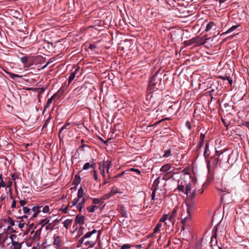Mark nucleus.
I'll return each mask as SVG.
<instances>
[{"label": "nucleus", "mask_w": 249, "mask_h": 249, "mask_svg": "<svg viewBox=\"0 0 249 249\" xmlns=\"http://www.w3.org/2000/svg\"><path fill=\"white\" fill-rule=\"evenodd\" d=\"M97 232V231L93 229L92 231L86 233L84 236L78 240V247H81L82 245L84 244L86 246H89V247H93L100 235V231H98V233L96 234Z\"/></svg>", "instance_id": "obj_1"}, {"label": "nucleus", "mask_w": 249, "mask_h": 249, "mask_svg": "<svg viewBox=\"0 0 249 249\" xmlns=\"http://www.w3.org/2000/svg\"><path fill=\"white\" fill-rule=\"evenodd\" d=\"M162 79L158 75V72H157L154 75H153L149 80L148 85L147 89V94L149 96L152 90L155 89H158L157 86H159L161 83Z\"/></svg>", "instance_id": "obj_2"}, {"label": "nucleus", "mask_w": 249, "mask_h": 249, "mask_svg": "<svg viewBox=\"0 0 249 249\" xmlns=\"http://www.w3.org/2000/svg\"><path fill=\"white\" fill-rule=\"evenodd\" d=\"M219 162V159L217 157H211L210 160L207 161V167L209 172L210 171L211 166L213 169H214Z\"/></svg>", "instance_id": "obj_3"}, {"label": "nucleus", "mask_w": 249, "mask_h": 249, "mask_svg": "<svg viewBox=\"0 0 249 249\" xmlns=\"http://www.w3.org/2000/svg\"><path fill=\"white\" fill-rule=\"evenodd\" d=\"M192 213L189 211H183L181 214V222L184 225L185 223L190 221L192 218Z\"/></svg>", "instance_id": "obj_4"}, {"label": "nucleus", "mask_w": 249, "mask_h": 249, "mask_svg": "<svg viewBox=\"0 0 249 249\" xmlns=\"http://www.w3.org/2000/svg\"><path fill=\"white\" fill-rule=\"evenodd\" d=\"M185 204L187 207V211H189V212H191L193 213L194 210L195 208V200L194 199L186 198L185 200Z\"/></svg>", "instance_id": "obj_5"}, {"label": "nucleus", "mask_w": 249, "mask_h": 249, "mask_svg": "<svg viewBox=\"0 0 249 249\" xmlns=\"http://www.w3.org/2000/svg\"><path fill=\"white\" fill-rule=\"evenodd\" d=\"M210 38H207L203 39L202 37L197 36L196 38H193V42L197 46L203 45L206 43L207 41Z\"/></svg>", "instance_id": "obj_6"}, {"label": "nucleus", "mask_w": 249, "mask_h": 249, "mask_svg": "<svg viewBox=\"0 0 249 249\" xmlns=\"http://www.w3.org/2000/svg\"><path fill=\"white\" fill-rule=\"evenodd\" d=\"M18 240L19 238H18L17 241L11 242L10 249H21L24 242H19Z\"/></svg>", "instance_id": "obj_7"}, {"label": "nucleus", "mask_w": 249, "mask_h": 249, "mask_svg": "<svg viewBox=\"0 0 249 249\" xmlns=\"http://www.w3.org/2000/svg\"><path fill=\"white\" fill-rule=\"evenodd\" d=\"M41 208H42V206H35L32 208V213H33V215L31 218V219H33L35 217H36L37 214L41 212Z\"/></svg>", "instance_id": "obj_8"}, {"label": "nucleus", "mask_w": 249, "mask_h": 249, "mask_svg": "<svg viewBox=\"0 0 249 249\" xmlns=\"http://www.w3.org/2000/svg\"><path fill=\"white\" fill-rule=\"evenodd\" d=\"M186 182L185 180L178 181L177 189L179 190V191L182 192L183 193L184 192Z\"/></svg>", "instance_id": "obj_9"}, {"label": "nucleus", "mask_w": 249, "mask_h": 249, "mask_svg": "<svg viewBox=\"0 0 249 249\" xmlns=\"http://www.w3.org/2000/svg\"><path fill=\"white\" fill-rule=\"evenodd\" d=\"M85 216L78 214L76 215L75 219V223L76 224H79L82 225L84 223Z\"/></svg>", "instance_id": "obj_10"}, {"label": "nucleus", "mask_w": 249, "mask_h": 249, "mask_svg": "<svg viewBox=\"0 0 249 249\" xmlns=\"http://www.w3.org/2000/svg\"><path fill=\"white\" fill-rule=\"evenodd\" d=\"M41 230L42 228H40L35 231H33L31 232V234L34 233L33 239L34 240H39L40 239Z\"/></svg>", "instance_id": "obj_11"}, {"label": "nucleus", "mask_w": 249, "mask_h": 249, "mask_svg": "<svg viewBox=\"0 0 249 249\" xmlns=\"http://www.w3.org/2000/svg\"><path fill=\"white\" fill-rule=\"evenodd\" d=\"M107 167V171L108 172V170L109 168V164H107V165L103 164V165H100L99 166V169L100 171L101 174L103 176L104 178H105V167Z\"/></svg>", "instance_id": "obj_12"}, {"label": "nucleus", "mask_w": 249, "mask_h": 249, "mask_svg": "<svg viewBox=\"0 0 249 249\" xmlns=\"http://www.w3.org/2000/svg\"><path fill=\"white\" fill-rule=\"evenodd\" d=\"M95 166V163L93 162V161H92L91 162H86L83 166V169L84 170H88L90 168H92L93 169H94V166Z\"/></svg>", "instance_id": "obj_13"}, {"label": "nucleus", "mask_w": 249, "mask_h": 249, "mask_svg": "<svg viewBox=\"0 0 249 249\" xmlns=\"http://www.w3.org/2000/svg\"><path fill=\"white\" fill-rule=\"evenodd\" d=\"M177 213V210L176 209L174 208L173 210V211L169 216V219L170 220V221L171 222L173 223V222L175 221V217L176 216Z\"/></svg>", "instance_id": "obj_14"}, {"label": "nucleus", "mask_w": 249, "mask_h": 249, "mask_svg": "<svg viewBox=\"0 0 249 249\" xmlns=\"http://www.w3.org/2000/svg\"><path fill=\"white\" fill-rule=\"evenodd\" d=\"M87 199L85 198H83L80 203H78L77 205V208L81 212L83 207H84V204L86 202Z\"/></svg>", "instance_id": "obj_15"}, {"label": "nucleus", "mask_w": 249, "mask_h": 249, "mask_svg": "<svg viewBox=\"0 0 249 249\" xmlns=\"http://www.w3.org/2000/svg\"><path fill=\"white\" fill-rule=\"evenodd\" d=\"M204 138H205V134H204L203 133H201L200 137H199V142L197 146V147L198 148H200V147H201L202 146Z\"/></svg>", "instance_id": "obj_16"}, {"label": "nucleus", "mask_w": 249, "mask_h": 249, "mask_svg": "<svg viewBox=\"0 0 249 249\" xmlns=\"http://www.w3.org/2000/svg\"><path fill=\"white\" fill-rule=\"evenodd\" d=\"M81 177L78 174H76L75 175L74 179L72 181L73 184L77 185L81 182Z\"/></svg>", "instance_id": "obj_17"}, {"label": "nucleus", "mask_w": 249, "mask_h": 249, "mask_svg": "<svg viewBox=\"0 0 249 249\" xmlns=\"http://www.w3.org/2000/svg\"><path fill=\"white\" fill-rule=\"evenodd\" d=\"M71 126L70 125V123H68L66 124L60 129V133H66V131L65 130H69L71 128Z\"/></svg>", "instance_id": "obj_18"}, {"label": "nucleus", "mask_w": 249, "mask_h": 249, "mask_svg": "<svg viewBox=\"0 0 249 249\" xmlns=\"http://www.w3.org/2000/svg\"><path fill=\"white\" fill-rule=\"evenodd\" d=\"M192 190V187H191V184H190V183H187V182H186V185H185V191H184V193L185 194H186L187 196H188V194L190 193L191 191Z\"/></svg>", "instance_id": "obj_19"}, {"label": "nucleus", "mask_w": 249, "mask_h": 249, "mask_svg": "<svg viewBox=\"0 0 249 249\" xmlns=\"http://www.w3.org/2000/svg\"><path fill=\"white\" fill-rule=\"evenodd\" d=\"M53 244L58 247L61 246V240L59 236H56L54 239Z\"/></svg>", "instance_id": "obj_20"}, {"label": "nucleus", "mask_w": 249, "mask_h": 249, "mask_svg": "<svg viewBox=\"0 0 249 249\" xmlns=\"http://www.w3.org/2000/svg\"><path fill=\"white\" fill-rule=\"evenodd\" d=\"M63 91L58 90L57 92L54 93L52 97L54 99H58L62 95Z\"/></svg>", "instance_id": "obj_21"}, {"label": "nucleus", "mask_w": 249, "mask_h": 249, "mask_svg": "<svg viewBox=\"0 0 249 249\" xmlns=\"http://www.w3.org/2000/svg\"><path fill=\"white\" fill-rule=\"evenodd\" d=\"M211 246H212L213 244H217L216 231L214 233H213V235L211 237Z\"/></svg>", "instance_id": "obj_22"}, {"label": "nucleus", "mask_w": 249, "mask_h": 249, "mask_svg": "<svg viewBox=\"0 0 249 249\" xmlns=\"http://www.w3.org/2000/svg\"><path fill=\"white\" fill-rule=\"evenodd\" d=\"M213 26H215V25L214 23V22H212V21L210 22L207 25V26H206V28L205 31L206 32H208L210 30H211L213 28Z\"/></svg>", "instance_id": "obj_23"}, {"label": "nucleus", "mask_w": 249, "mask_h": 249, "mask_svg": "<svg viewBox=\"0 0 249 249\" xmlns=\"http://www.w3.org/2000/svg\"><path fill=\"white\" fill-rule=\"evenodd\" d=\"M72 220L71 219H67L66 220L63 224H64V227L66 229H68L70 227L71 223H72Z\"/></svg>", "instance_id": "obj_24"}, {"label": "nucleus", "mask_w": 249, "mask_h": 249, "mask_svg": "<svg viewBox=\"0 0 249 249\" xmlns=\"http://www.w3.org/2000/svg\"><path fill=\"white\" fill-rule=\"evenodd\" d=\"M170 168H171L170 165L169 164H166L163 165V166H161V167L160 168V171L161 172H165L169 170Z\"/></svg>", "instance_id": "obj_25"}, {"label": "nucleus", "mask_w": 249, "mask_h": 249, "mask_svg": "<svg viewBox=\"0 0 249 249\" xmlns=\"http://www.w3.org/2000/svg\"><path fill=\"white\" fill-rule=\"evenodd\" d=\"M20 61L27 67H28L30 66V65L28 64V58L27 56H23L21 57L20 58Z\"/></svg>", "instance_id": "obj_26"}, {"label": "nucleus", "mask_w": 249, "mask_h": 249, "mask_svg": "<svg viewBox=\"0 0 249 249\" xmlns=\"http://www.w3.org/2000/svg\"><path fill=\"white\" fill-rule=\"evenodd\" d=\"M196 194H197L196 190L195 189L193 191V192L191 194H190L189 195L188 194V196H187V198H190L191 199H194V198L196 196Z\"/></svg>", "instance_id": "obj_27"}, {"label": "nucleus", "mask_w": 249, "mask_h": 249, "mask_svg": "<svg viewBox=\"0 0 249 249\" xmlns=\"http://www.w3.org/2000/svg\"><path fill=\"white\" fill-rule=\"evenodd\" d=\"M7 73L10 76L11 78L14 80L16 79V78H20L22 77V76L10 72H7Z\"/></svg>", "instance_id": "obj_28"}, {"label": "nucleus", "mask_w": 249, "mask_h": 249, "mask_svg": "<svg viewBox=\"0 0 249 249\" xmlns=\"http://www.w3.org/2000/svg\"><path fill=\"white\" fill-rule=\"evenodd\" d=\"M23 211L24 213L30 215L32 213V209L27 207H23Z\"/></svg>", "instance_id": "obj_29"}, {"label": "nucleus", "mask_w": 249, "mask_h": 249, "mask_svg": "<svg viewBox=\"0 0 249 249\" xmlns=\"http://www.w3.org/2000/svg\"><path fill=\"white\" fill-rule=\"evenodd\" d=\"M239 25H233L232 27H231L229 30H228L226 32L223 33V34H226L228 33H230L234 31L236 29H237Z\"/></svg>", "instance_id": "obj_30"}, {"label": "nucleus", "mask_w": 249, "mask_h": 249, "mask_svg": "<svg viewBox=\"0 0 249 249\" xmlns=\"http://www.w3.org/2000/svg\"><path fill=\"white\" fill-rule=\"evenodd\" d=\"M98 208V207L96 205L90 206L87 207V210L89 213H93Z\"/></svg>", "instance_id": "obj_31"}, {"label": "nucleus", "mask_w": 249, "mask_h": 249, "mask_svg": "<svg viewBox=\"0 0 249 249\" xmlns=\"http://www.w3.org/2000/svg\"><path fill=\"white\" fill-rule=\"evenodd\" d=\"M110 194L113 196L117 193H119L118 189L116 186H114L111 188V191H110Z\"/></svg>", "instance_id": "obj_32"}, {"label": "nucleus", "mask_w": 249, "mask_h": 249, "mask_svg": "<svg viewBox=\"0 0 249 249\" xmlns=\"http://www.w3.org/2000/svg\"><path fill=\"white\" fill-rule=\"evenodd\" d=\"M84 194V190L83 189L82 187H81L78 191L77 197H78L79 199L82 198Z\"/></svg>", "instance_id": "obj_33"}, {"label": "nucleus", "mask_w": 249, "mask_h": 249, "mask_svg": "<svg viewBox=\"0 0 249 249\" xmlns=\"http://www.w3.org/2000/svg\"><path fill=\"white\" fill-rule=\"evenodd\" d=\"M102 199L97 198H92V203L94 204H102L103 201Z\"/></svg>", "instance_id": "obj_34"}, {"label": "nucleus", "mask_w": 249, "mask_h": 249, "mask_svg": "<svg viewBox=\"0 0 249 249\" xmlns=\"http://www.w3.org/2000/svg\"><path fill=\"white\" fill-rule=\"evenodd\" d=\"M5 221L9 223L11 226H13L15 225L14 221L10 216H8L7 219L5 220Z\"/></svg>", "instance_id": "obj_35"}, {"label": "nucleus", "mask_w": 249, "mask_h": 249, "mask_svg": "<svg viewBox=\"0 0 249 249\" xmlns=\"http://www.w3.org/2000/svg\"><path fill=\"white\" fill-rule=\"evenodd\" d=\"M49 222V220H48L47 218L42 219L39 222V224L41 225V228H42L45 225H46Z\"/></svg>", "instance_id": "obj_36"}, {"label": "nucleus", "mask_w": 249, "mask_h": 249, "mask_svg": "<svg viewBox=\"0 0 249 249\" xmlns=\"http://www.w3.org/2000/svg\"><path fill=\"white\" fill-rule=\"evenodd\" d=\"M16 231L11 226H9L7 228L6 233L7 234H10L11 233L15 232Z\"/></svg>", "instance_id": "obj_37"}, {"label": "nucleus", "mask_w": 249, "mask_h": 249, "mask_svg": "<svg viewBox=\"0 0 249 249\" xmlns=\"http://www.w3.org/2000/svg\"><path fill=\"white\" fill-rule=\"evenodd\" d=\"M209 150V145L208 143H207L205 146V151L204 153V156L205 157V158H207L209 155V154H207V152Z\"/></svg>", "instance_id": "obj_38"}, {"label": "nucleus", "mask_w": 249, "mask_h": 249, "mask_svg": "<svg viewBox=\"0 0 249 249\" xmlns=\"http://www.w3.org/2000/svg\"><path fill=\"white\" fill-rule=\"evenodd\" d=\"M161 227V223H159L154 230V233L158 232L159 231L160 228Z\"/></svg>", "instance_id": "obj_39"}, {"label": "nucleus", "mask_w": 249, "mask_h": 249, "mask_svg": "<svg viewBox=\"0 0 249 249\" xmlns=\"http://www.w3.org/2000/svg\"><path fill=\"white\" fill-rule=\"evenodd\" d=\"M170 156H171V149H168L165 150L164 151V154L163 157L167 158V157H169Z\"/></svg>", "instance_id": "obj_40"}, {"label": "nucleus", "mask_w": 249, "mask_h": 249, "mask_svg": "<svg viewBox=\"0 0 249 249\" xmlns=\"http://www.w3.org/2000/svg\"><path fill=\"white\" fill-rule=\"evenodd\" d=\"M75 76H75V74L74 73V72H71L70 76L69 78L68 83L70 84L71 82H72V81L74 79Z\"/></svg>", "instance_id": "obj_41"}, {"label": "nucleus", "mask_w": 249, "mask_h": 249, "mask_svg": "<svg viewBox=\"0 0 249 249\" xmlns=\"http://www.w3.org/2000/svg\"><path fill=\"white\" fill-rule=\"evenodd\" d=\"M53 100H54V99L52 97L48 100L47 103L45 106V109H46L50 107V104Z\"/></svg>", "instance_id": "obj_42"}, {"label": "nucleus", "mask_w": 249, "mask_h": 249, "mask_svg": "<svg viewBox=\"0 0 249 249\" xmlns=\"http://www.w3.org/2000/svg\"><path fill=\"white\" fill-rule=\"evenodd\" d=\"M9 238L11 239V242H13V241H17V239L18 238H17V235L16 234H12L10 235Z\"/></svg>", "instance_id": "obj_43"}, {"label": "nucleus", "mask_w": 249, "mask_h": 249, "mask_svg": "<svg viewBox=\"0 0 249 249\" xmlns=\"http://www.w3.org/2000/svg\"><path fill=\"white\" fill-rule=\"evenodd\" d=\"M112 196V195L109 192V193H107V194H105V195H104L103 196L102 199L103 200L107 199L109 198Z\"/></svg>", "instance_id": "obj_44"}, {"label": "nucleus", "mask_w": 249, "mask_h": 249, "mask_svg": "<svg viewBox=\"0 0 249 249\" xmlns=\"http://www.w3.org/2000/svg\"><path fill=\"white\" fill-rule=\"evenodd\" d=\"M79 198H78V197H77V198H75L73 199V201H72V204L71 206H70V205H69V206L71 207H73L74 206H75L77 204H78V202L79 201Z\"/></svg>", "instance_id": "obj_45"}, {"label": "nucleus", "mask_w": 249, "mask_h": 249, "mask_svg": "<svg viewBox=\"0 0 249 249\" xmlns=\"http://www.w3.org/2000/svg\"><path fill=\"white\" fill-rule=\"evenodd\" d=\"M51 117H49L45 121L43 127H42V129H44L45 128H46L48 125V124L51 121Z\"/></svg>", "instance_id": "obj_46"}, {"label": "nucleus", "mask_w": 249, "mask_h": 249, "mask_svg": "<svg viewBox=\"0 0 249 249\" xmlns=\"http://www.w3.org/2000/svg\"><path fill=\"white\" fill-rule=\"evenodd\" d=\"M42 209L41 210V211H42L44 213H48L49 211V210H50L49 207L48 205L45 206L44 207H42Z\"/></svg>", "instance_id": "obj_47"}, {"label": "nucleus", "mask_w": 249, "mask_h": 249, "mask_svg": "<svg viewBox=\"0 0 249 249\" xmlns=\"http://www.w3.org/2000/svg\"><path fill=\"white\" fill-rule=\"evenodd\" d=\"M83 229H84V228L83 227H81V226L80 227V228L78 231L79 234L76 236L77 238H78L81 236V235H82L83 234Z\"/></svg>", "instance_id": "obj_48"}, {"label": "nucleus", "mask_w": 249, "mask_h": 249, "mask_svg": "<svg viewBox=\"0 0 249 249\" xmlns=\"http://www.w3.org/2000/svg\"><path fill=\"white\" fill-rule=\"evenodd\" d=\"M128 171L136 172L138 174H141V171L138 169L131 168H130Z\"/></svg>", "instance_id": "obj_49"}, {"label": "nucleus", "mask_w": 249, "mask_h": 249, "mask_svg": "<svg viewBox=\"0 0 249 249\" xmlns=\"http://www.w3.org/2000/svg\"><path fill=\"white\" fill-rule=\"evenodd\" d=\"M168 215L164 214L162 215V217L160 219V222H164L167 219Z\"/></svg>", "instance_id": "obj_50"}, {"label": "nucleus", "mask_w": 249, "mask_h": 249, "mask_svg": "<svg viewBox=\"0 0 249 249\" xmlns=\"http://www.w3.org/2000/svg\"><path fill=\"white\" fill-rule=\"evenodd\" d=\"M131 246L128 244H124L121 246V249H127L130 248Z\"/></svg>", "instance_id": "obj_51"}, {"label": "nucleus", "mask_w": 249, "mask_h": 249, "mask_svg": "<svg viewBox=\"0 0 249 249\" xmlns=\"http://www.w3.org/2000/svg\"><path fill=\"white\" fill-rule=\"evenodd\" d=\"M46 230L51 231L53 229V226L51 224H48L46 226Z\"/></svg>", "instance_id": "obj_52"}, {"label": "nucleus", "mask_w": 249, "mask_h": 249, "mask_svg": "<svg viewBox=\"0 0 249 249\" xmlns=\"http://www.w3.org/2000/svg\"><path fill=\"white\" fill-rule=\"evenodd\" d=\"M0 184L2 185H6L5 182L3 180L2 174H0Z\"/></svg>", "instance_id": "obj_53"}, {"label": "nucleus", "mask_w": 249, "mask_h": 249, "mask_svg": "<svg viewBox=\"0 0 249 249\" xmlns=\"http://www.w3.org/2000/svg\"><path fill=\"white\" fill-rule=\"evenodd\" d=\"M69 207V206H67V207H65V208H62V209H61V210H61L62 212H63L64 213H68V207Z\"/></svg>", "instance_id": "obj_54"}, {"label": "nucleus", "mask_w": 249, "mask_h": 249, "mask_svg": "<svg viewBox=\"0 0 249 249\" xmlns=\"http://www.w3.org/2000/svg\"><path fill=\"white\" fill-rule=\"evenodd\" d=\"M93 178H94V180H98L97 173L95 170H94V171H93Z\"/></svg>", "instance_id": "obj_55"}, {"label": "nucleus", "mask_w": 249, "mask_h": 249, "mask_svg": "<svg viewBox=\"0 0 249 249\" xmlns=\"http://www.w3.org/2000/svg\"><path fill=\"white\" fill-rule=\"evenodd\" d=\"M186 126L190 130L191 129V124L189 121H187L185 124Z\"/></svg>", "instance_id": "obj_56"}, {"label": "nucleus", "mask_w": 249, "mask_h": 249, "mask_svg": "<svg viewBox=\"0 0 249 249\" xmlns=\"http://www.w3.org/2000/svg\"><path fill=\"white\" fill-rule=\"evenodd\" d=\"M222 123L224 124V125H225L226 127H228V126L229 125V124H230V123H229V122L227 123V122L225 121V120L224 119H222Z\"/></svg>", "instance_id": "obj_57"}, {"label": "nucleus", "mask_w": 249, "mask_h": 249, "mask_svg": "<svg viewBox=\"0 0 249 249\" xmlns=\"http://www.w3.org/2000/svg\"><path fill=\"white\" fill-rule=\"evenodd\" d=\"M222 153L219 152L218 151H215V154L213 157H217V158H219V156L222 154Z\"/></svg>", "instance_id": "obj_58"}, {"label": "nucleus", "mask_w": 249, "mask_h": 249, "mask_svg": "<svg viewBox=\"0 0 249 249\" xmlns=\"http://www.w3.org/2000/svg\"><path fill=\"white\" fill-rule=\"evenodd\" d=\"M19 202H20V205L21 206H23L24 205H25L26 204L27 201L26 200H20Z\"/></svg>", "instance_id": "obj_59"}, {"label": "nucleus", "mask_w": 249, "mask_h": 249, "mask_svg": "<svg viewBox=\"0 0 249 249\" xmlns=\"http://www.w3.org/2000/svg\"><path fill=\"white\" fill-rule=\"evenodd\" d=\"M81 71V70L80 69L79 67H78L77 68H76L74 71H72V72H74V73L75 74V76L76 75L77 73Z\"/></svg>", "instance_id": "obj_60"}, {"label": "nucleus", "mask_w": 249, "mask_h": 249, "mask_svg": "<svg viewBox=\"0 0 249 249\" xmlns=\"http://www.w3.org/2000/svg\"><path fill=\"white\" fill-rule=\"evenodd\" d=\"M95 48H96V46L95 44H91L89 46V48L91 49V50L94 49Z\"/></svg>", "instance_id": "obj_61"}, {"label": "nucleus", "mask_w": 249, "mask_h": 249, "mask_svg": "<svg viewBox=\"0 0 249 249\" xmlns=\"http://www.w3.org/2000/svg\"><path fill=\"white\" fill-rule=\"evenodd\" d=\"M219 78L223 80H227L229 76H219Z\"/></svg>", "instance_id": "obj_62"}, {"label": "nucleus", "mask_w": 249, "mask_h": 249, "mask_svg": "<svg viewBox=\"0 0 249 249\" xmlns=\"http://www.w3.org/2000/svg\"><path fill=\"white\" fill-rule=\"evenodd\" d=\"M155 191H156V190H155L152 193L151 197H152V200H155V196H156Z\"/></svg>", "instance_id": "obj_63"}, {"label": "nucleus", "mask_w": 249, "mask_h": 249, "mask_svg": "<svg viewBox=\"0 0 249 249\" xmlns=\"http://www.w3.org/2000/svg\"><path fill=\"white\" fill-rule=\"evenodd\" d=\"M16 206V201L15 200H13L12 204H11V207L13 208H15Z\"/></svg>", "instance_id": "obj_64"}]
</instances>
